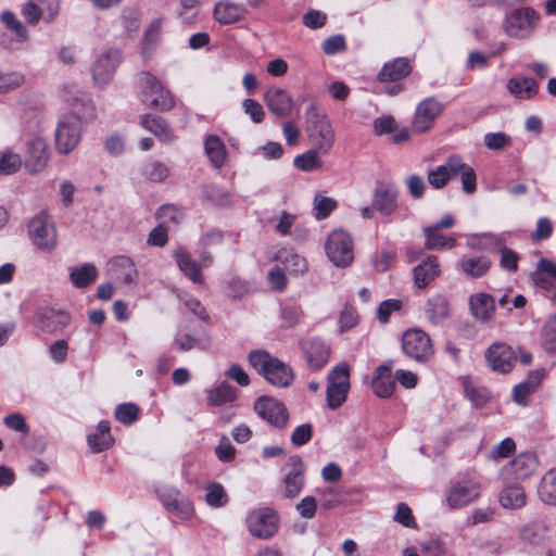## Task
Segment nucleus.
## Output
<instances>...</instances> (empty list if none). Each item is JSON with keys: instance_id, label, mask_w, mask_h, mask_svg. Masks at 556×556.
Instances as JSON below:
<instances>
[{"instance_id": "obj_39", "label": "nucleus", "mask_w": 556, "mask_h": 556, "mask_svg": "<svg viewBox=\"0 0 556 556\" xmlns=\"http://www.w3.org/2000/svg\"><path fill=\"white\" fill-rule=\"evenodd\" d=\"M97 277L98 269L90 263L73 268L70 274L71 282L78 289L89 287L96 281Z\"/></svg>"}, {"instance_id": "obj_63", "label": "nucleus", "mask_w": 556, "mask_h": 556, "mask_svg": "<svg viewBox=\"0 0 556 556\" xmlns=\"http://www.w3.org/2000/svg\"><path fill=\"white\" fill-rule=\"evenodd\" d=\"M204 500L208 506L218 508L228 503V495L225 489H207Z\"/></svg>"}, {"instance_id": "obj_1", "label": "nucleus", "mask_w": 556, "mask_h": 556, "mask_svg": "<svg viewBox=\"0 0 556 556\" xmlns=\"http://www.w3.org/2000/svg\"><path fill=\"white\" fill-rule=\"evenodd\" d=\"M249 362L266 381L275 387L287 388L293 381L292 368L267 351L255 350L250 352Z\"/></svg>"}, {"instance_id": "obj_37", "label": "nucleus", "mask_w": 556, "mask_h": 556, "mask_svg": "<svg viewBox=\"0 0 556 556\" xmlns=\"http://www.w3.org/2000/svg\"><path fill=\"white\" fill-rule=\"evenodd\" d=\"M543 377L544 372L542 370H534L530 372L525 381L518 383L514 388V401L518 404H526L528 395L535 391Z\"/></svg>"}, {"instance_id": "obj_34", "label": "nucleus", "mask_w": 556, "mask_h": 556, "mask_svg": "<svg viewBox=\"0 0 556 556\" xmlns=\"http://www.w3.org/2000/svg\"><path fill=\"white\" fill-rule=\"evenodd\" d=\"M275 260L282 264L283 269L290 274L302 275L308 267L303 256L287 249L279 250L275 255Z\"/></svg>"}, {"instance_id": "obj_42", "label": "nucleus", "mask_w": 556, "mask_h": 556, "mask_svg": "<svg viewBox=\"0 0 556 556\" xmlns=\"http://www.w3.org/2000/svg\"><path fill=\"white\" fill-rule=\"evenodd\" d=\"M111 265L124 283H135L137 279V269L131 258L125 255H118L112 258Z\"/></svg>"}, {"instance_id": "obj_50", "label": "nucleus", "mask_w": 556, "mask_h": 556, "mask_svg": "<svg viewBox=\"0 0 556 556\" xmlns=\"http://www.w3.org/2000/svg\"><path fill=\"white\" fill-rule=\"evenodd\" d=\"M1 22L15 34L18 41L24 42L29 38L27 27L16 17V15L10 11H4L0 16Z\"/></svg>"}, {"instance_id": "obj_7", "label": "nucleus", "mask_w": 556, "mask_h": 556, "mask_svg": "<svg viewBox=\"0 0 556 556\" xmlns=\"http://www.w3.org/2000/svg\"><path fill=\"white\" fill-rule=\"evenodd\" d=\"M325 251L329 261L337 267H348L354 258L353 239L346 231L336 229L329 233Z\"/></svg>"}, {"instance_id": "obj_41", "label": "nucleus", "mask_w": 556, "mask_h": 556, "mask_svg": "<svg viewBox=\"0 0 556 556\" xmlns=\"http://www.w3.org/2000/svg\"><path fill=\"white\" fill-rule=\"evenodd\" d=\"M237 399V391L227 382H222L216 388L207 391L206 402L210 406H222L233 402Z\"/></svg>"}, {"instance_id": "obj_46", "label": "nucleus", "mask_w": 556, "mask_h": 556, "mask_svg": "<svg viewBox=\"0 0 556 556\" xmlns=\"http://www.w3.org/2000/svg\"><path fill=\"white\" fill-rule=\"evenodd\" d=\"M163 20L156 18L144 31V36L142 39V53L144 56H148L152 53L153 49L160 41L161 33H162Z\"/></svg>"}, {"instance_id": "obj_62", "label": "nucleus", "mask_w": 556, "mask_h": 556, "mask_svg": "<svg viewBox=\"0 0 556 556\" xmlns=\"http://www.w3.org/2000/svg\"><path fill=\"white\" fill-rule=\"evenodd\" d=\"M516 450L515 441L511 438H505L498 445L491 451V458L498 460L510 456Z\"/></svg>"}, {"instance_id": "obj_49", "label": "nucleus", "mask_w": 556, "mask_h": 556, "mask_svg": "<svg viewBox=\"0 0 556 556\" xmlns=\"http://www.w3.org/2000/svg\"><path fill=\"white\" fill-rule=\"evenodd\" d=\"M477 496L475 489H450L446 501L451 508H460L471 503Z\"/></svg>"}, {"instance_id": "obj_19", "label": "nucleus", "mask_w": 556, "mask_h": 556, "mask_svg": "<svg viewBox=\"0 0 556 556\" xmlns=\"http://www.w3.org/2000/svg\"><path fill=\"white\" fill-rule=\"evenodd\" d=\"M485 358L492 370L506 374L513 368L515 354L506 343L495 342L486 350Z\"/></svg>"}, {"instance_id": "obj_24", "label": "nucleus", "mask_w": 556, "mask_h": 556, "mask_svg": "<svg viewBox=\"0 0 556 556\" xmlns=\"http://www.w3.org/2000/svg\"><path fill=\"white\" fill-rule=\"evenodd\" d=\"M306 362L312 370L323 368L330 356V349L327 344L318 339H312L303 345Z\"/></svg>"}, {"instance_id": "obj_32", "label": "nucleus", "mask_w": 556, "mask_h": 556, "mask_svg": "<svg viewBox=\"0 0 556 556\" xmlns=\"http://www.w3.org/2000/svg\"><path fill=\"white\" fill-rule=\"evenodd\" d=\"M87 442L93 453H100L111 447L114 443V439L111 435L109 421H100L97 426L96 432L88 435Z\"/></svg>"}, {"instance_id": "obj_20", "label": "nucleus", "mask_w": 556, "mask_h": 556, "mask_svg": "<svg viewBox=\"0 0 556 556\" xmlns=\"http://www.w3.org/2000/svg\"><path fill=\"white\" fill-rule=\"evenodd\" d=\"M264 101L268 110L279 117H287L292 111V97L282 88H269L264 93Z\"/></svg>"}, {"instance_id": "obj_4", "label": "nucleus", "mask_w": 556, "mask_h": 556, "mask_svg": "<svg viewBox=\"0 0 556 556\" xmlns=\"http://www.w3.org/2000/svg\"><path fill=\"white\" fill-rule=\"evenodd\" d=\"M350 366L343 362L334 366L327 377L326 400L330 409H337L346 401L350 390Z\"/></svg>"}, {"instance_id": "obj_16", "label": "nucleus", "mask_w": 556, "mask_h": 556, "mask_svg": "<svg viewBox=\"0 0 556 556\" xmlns=\"http://www.w3.org/2000/svg\"><path fill=\"white\" fill-rule=\"evenodd\" d=\"M397 187L389 181H378L372 193V207L383 216L392 215L397 208Z\"/></svg>"}, {"instance_id": "obj_64", "label": "nucleus", "mask_w": 556, "mask_h": 556, "mask_svg": "<svg viewBox=\"0 0 556 556\" xmlns=\"http://www.w3.org/2000/svg\"><path fill=\"white\" fill-rule=\"evenodd\" d=\"M3 424L14 431L22 432L24 434L29 432V427L26 424L25 417L20 413L7 415L3 418Z\"/></svg>"}, {"instance_id": "obj_8", "label": "nucleus", "mask_w": 556, "mask_h": 556, "mask_svg": "<svg viewBox=\"0 0 556 556\" xmlns=\"http://www.w3.org/2000/svg\"><path fill=\"white\" fill-rule=\"evenodd\" d=\"M142 101L159 111H169L175 105L174 97L160 80L150 73H141Z\"/></svg>"}, {"instance_id": "obj_2", "label": "nucleus", "mask_w": 556, "mask_h": 556, "mask_svg": "<svg viewBox=\"0 0 556 556\" xmlns=\"http://www.w3.org/2000/svg\"><path fill=\"white\" fill-rule=\"evenodd\" d=\"M306 132L313 148L326 155L334 143V130L325 111L316 103H311L305 112Z\"/></svg>"}, {"instance_id": "obj_3", "label": "nucleus", "mask_w": 556, "mask_h": 556, "mask_svg": "<svg viewBox=\"0 0 556 556\" xmlns=\"http://www.w3.org/2000/svg\"><path fill=\"white\" fill-rule=\"evenodd\" d=\"M402 350L408 358L418 364L430 362L434 355L430 336L419 328H412L403 333Z\"/></svg>"}, {"instance_id": "obj_40", "label": "nucleus", "mask_w": 556, "mask_h": 556, "mask_svg": "<svg viewBox=\"0 0 556 556\" xmlns=\"http://www.w3.org/2000/svg\"><path fill=\"white\" fill-rule=\"evenodd\" d=\"M504 240L500 235L484 232L480 235H472L467 241V245L475 250L495 251L502 249Z\"/></svg>"}, {"instance_id": "obj_5", "label": "nucleus", "mask_w": 556, "mask_h": 556, "mask_svg": "<svg viewBox=\"0 0 556 556\" xmlns=\"http://www.w3.org/2000/svg\"><path fill=\"white\" fill-rule=\"evenodd\" d=\"M28 235L36 248L51 252L58 244V233L52 218L47 213H39L28 223Z\"/></svg>"}, {"instance_id": "obj_33", "label": "nucleus", "mask_w": 556, "mask_h": 556, "mask_svg": "<svg viewBox=\"0 0 556 556\" xmlns=\"http://www.w3.org/2000/svg\"><path fill=\"white\" fill-rule=\"evenodd\" d=\"M245 10L242 5L224 0L218 2L214 9V17L220 24H232L242 18Z\"/></svg>"}, {"instance_id": "obj_27", "label": "nucleus", "mask_w": 556, "mask_h": 556, "mask_svg": "<svg viewBox=\"0 0 556 556\" xmlns=\"http://www.w3.org/2000/svg\"><path fill=\"white\" fill-rule=\"evenodd\" d=\"M70 323L71 317L66 312L54 308H47L39 316L41 329L49 333L63 331Z\"/></svg>"}, {"instance_id": "obj_23", "label": "nucleus", "mask_w": 556, "mask_h": 556, "mask_svg": "<svg viewBox=\"0 0 556 556\" xmlns=\"http://www.w3.org/2000/svg\"><path fill=\"white\" fill-rule=\"evenodd\" d=\"M392 362H387L376 368L371 387L375 394L379 397H390L395 390V380L391 376Z\"/></svg>"}, {"instance_id": "obj_18", "label": "nucleus", "mask_w": 556, "mask_h": 556, "mask_svg": "<svg viewBox=\"0 0 556 556\" xmlns=\"http://www.w3.org/2000/svg\"><path fill=\"white\" fill-rule=\"evenodd\" d=\"M536 467L538 460L532 453H521L503 468L502 475L507 480L522 481L530 477Z\"/></svg>"}, {"instance_id": "obj_35", "label": "nucleus", "mask_w": 556, "mask_h": 556, "mask_svg": "<svg viewBox=\"0 0 556 556\" xmlns=\"http://www.w3.org/2000/svg\"><path fill=\"white\" fill-rule=\"evenodd\" d=\"M507 89L516 98L529 100L536 96L539 86L531 77H513L507 83Z\"/></svg>"}, {"instance_id": "obj_6", "label": "nucleus", "mask_w": 556, "mask_h": 556, "mask_svg": "<svg viewBox=\"0 0 556 556\" xmlns=\"http://www.w3.org/2000/svg\"><path fill=\"white\" fill-rule=\"evenodd\" d=\"M81 137V118L76 113L64 114L56 126L55 148L60 154H68L79 143Z\"/></svg>"}, {"instance_id": "obj_51", "label": "nucleus", "mask_w": 556, "mask_h": 556, "mask_svg": "<svg viewBox=\"0 0 556 556\" xmlns=\"http://www.w3.org/2000/svg\"><path fill=\"white\" fill-rule=\"evenodd\" d=\"M464 390L467 399L476 407L484 406L490 400V392L485 388L475 386L469 380L464 381Z\"/></svg>"}, {"instance_id": "obj_12", "label": "nucleus", "mask_w": 556, "mask_h": 556, "mask_svg": "<svg viewBox=\"0 0 556 556\" xmlns=\"http://www.w3.org/2000/svg\"><path fill=\"white\" fill-rule=\"evenodd\" d=\"M50 160V152L46 140L41 137H34L25 143L24 166L26 170L36 175L46 169Z\"/></svg>"}, {"instance_id": "obj_48", "label": "nucleus", "mask_w": 556, "mask_h": 556, "mask_svg": "<svg viewBox=\"0 0 556 556\" xmlns=\"http://www.w3.org/2000/svg\"><path fill=\"white\" fill-rule=\"evenodd\" d=\"M320 152L316 148L304 152L301 155H296L293 160V165L303 172H311L323 167V162L319 159Z\"/></svg>"}, {"instance_id": "obj_11", "label": "nucleus", "mask_w": 556, "mask_h": 556, "mask_svg": "<svg viewBox=\"0 0 556 556\" xmlns=\"http://www.w3.org/2000/svg\"><path fill=\"white\" fill-rule=\"evenodd\" d=\"M247 527L253 536L267 540L277 533L279 516L277 511L269 507H261L249 514Z\"/></svg>"}, {"instance_id": "obj_44", "label": "nucleus", "mask_w": 556, "mask_h": 556, "mask_svg": "<svg viewBox=\"0 0 556 556\" xmlns=\"http://www.w3.org/2000/svg\"><path fill=\"white\" fill-rule=\"evenodd\" d=\"M497 497L501 506L506 509H519L527 502L523 489H501Z\"/></svg>"}, {"instance_id": "obj_45", "label": "nucleus", "mask_w": 556, "mask_h": 556, "mask_svg": "<svg viewBox=\"0 0 556 556\" xmlns=\"http://www.w3.org/2000/svg\"><path fill=\"white\" fill-rule=\"evenodd\" d=\"M435 228L426 227L424 235L426 237V248L428 250L452 249L456 244V240L452 237H445Z\"/></svg>"}, {"instance_id": "obj_54", "label": "nucleus", "mask_w": 556, "mask_h": 556, "mask_svg": "<svg viewBox=\"0 0 556 556\" xmlns=\"http://www.w3.org/2000/svg\"><path fill=\"white\" fill-rule=\"evenodd\" d=\"M337 207V202L332 198L317 193L314 198V212L315 217L320 220L329 216V214Z\"/></svg>"}, {"instance_id": "obj_29", "label": "nucleus", "mask_w": 556, "mask_h": 556, "mask_svg": "<svg viewBox=\"0 0 556 556\" xmlns=\"http://www.w3.org/2000/svg\"><path fill=\"white\" fill-rule=\"evenodd\" d=\"M440 275L437 257L428 256L426 261L414 268V282L418 289H425Z\"/></svg>"}, {"instance_id": "obj_57", "label": "nucleus", "mask_w": 556, "mask_h": 556, "mask_svg": "<svg viewBox=\"0 0 556 556\" xmlns=\"http://www.w3.org/2000/svg\"><path fill=\"white\" fill-rule=\"evenodd\" d=\"M393 520L405 528L416 529L417 522L413 515L412 509L408 507L406 503H399L396 506V511L393 516Z\"/></svg>"}, {"instance_id": "obj_28", "label": "nucleus", "mask_w": 556, "mask_h": 556, "mask_svg": "<svg viewBox=\"0 0 556 556\" xmlns=\"http://www.w3.org/2000/svg\"><path fill=\"white\" fill-rule=\"evenodd\" d=\"M142 127L152 132L161 142L168 143L174 140L169 124L161 116L146 114L141 116Z\"/></svg>"}, {"instance_id": "obj_53", "label": "nucleus", "mask_w": 556, "mask_h": 556, "mask_svg": "<svg viewBox=\"0 0 556 556\" xmlns=\"http://www.w3.org/2000/svg\"><path fill=\"white\" fill-rule=\"evenodd\" d=\"M547 528L543 522H531L520 530V538L523 542L536 544L543 540Z\"/></svg>"}, {"instance_id": "obj_10", "label": "nucleus", "mask_w": 556, "mask_h": 556, "mask_svg": "<svg viewBox=\"0 0 556 556\" xmlns=\"http://www.w3.org/2000/svg\"><path fill=\"white\" fill-rule=\"evenodd\" d=\"M61 11V0H27L21 7V14L30 26L40 22L52 24Z\"/></svg>"}, {"instance_id": "obj_59", "label": "nucleus", "mask_w": 556, "mask_h": 556, "mask_svg": "<svg viewBox=\"0 0 556 556\" xmlns=\"http://www.w3.org/2000/svg\"><path fill=\"white\" fill-rule=\"evenodd\" d=\"M138 406L132 403L119 404L115 409L116 419L125 425L132 424L138 418Z\"/></svg>"}, {"instance_id": "obj_14", "label": "nucleus", "mask_w": 556, "mask_h": 556, "mask_svg": "<svg viewBox=\"0 0 556 556\" xmlns=\"http://www.w3.org/2000/svg\"><path fill=\"white\" fill-rule=\"evenodd\" d=\"M442 103L433 97L422 100L416 108L412 129L416 134L428 131L442 113Z\"/></svg>"}, {"instance_id": "obj_26", "label": "nucleus", "mask_w": 556, "mask_h": 556, "mask_svg": "<svg viewBox=\"0 0 556 556\" xmlns=\"http://www.w3.org/2000/svg\"><path fill=\"white\" fill-rule=\"evenodd\" d=\"M412 73V65L407 58H396L386 63L378 73V80L381 83L397 81Z\"/></svg>"}, {"instance_id": "obj_52", "label": "nucleus", "mask_w": 556, "mask_h": 556, "mask_svg": "<svg viewBox=\"0 0 556 556\" xmlns=\"http://www.w3.org/2000/svg\"><path fill=\"white\" fill-rule=\"evenodd\" d=\"M24 83L25 77L20 72H0V93L14 91L22 87Z\"/></svg>"}, {"instance_id": "obj_31", "label": "nucleus", "mask_w": 556, "mask_h": 556, "mask_svg": "<svg viewBox=\"0 0 556 556\" xmlns=\"http://www.w3.org/2000/svg\"><path fill=\"white\" fill-rule=\"evenodd\" d=\"M204 151L213 167L219 169L227 161L224 142L217 135H208L204 140Z\"/></svg>"}, {"instance_id": "obj_30", "label": "nucleus", "mask_w": 556, "mask_h": 556, "mask_svg": "<svg viewBox=\"0 0 556 556\" xmlns=\"http://www.w3.org/2000/svg\"><path fill=\"white\" fill-rule=\"evenodd\" d=\"M174 256L176 258L177 265L179 269L193 282V283H202L203 275L201 273V267L198 265L195 261L191 258L190 253L186 248L179 247Z\"/></svg>"}, {"instance_id": "obj_25", "label": "nucleus", "mask_w": 556, "mask_h": 556, "mask_svg": "<svg viewBox=\"0 0 556 556\" xmlns=\"http://www.w3.org/2000/svg\"><path fill=\"white\" fill-rule=\"evenodd\" d=\"M456 154L450 155L445 162L428 172L427 180L435 189H443L450 180L455 178Z\"/></svg>"}, {"instance_id": "obj_9", "label": "nucleus", "mask_w": 556, "mask_h": 556, "mask_svg": "<svg viewBox=\"0 0 556 556\" xmlns=\"http://www.w3.org/2000/svg\"><path fill=\"white\" fill-rule=\"evenodd\" d=\"M539 20V13L532 8L516 9L506 16L503 29L509 37L525 38L534 30Z\"/></svg>"}, {"instance_id": "obj_61", "label": "nucleus", "mask_w": 556, "mask_h": 556, "mask_svg": "<svg viewBox=\"0 0 556 556\" xmlns=\"http://www.w3.org/2000/svg\"><path fill=\"white\" fill-rule=\"evenodd\" d=\"M215 454L217 458L223 463L232 462L236 457V448L229 442V440L224 437L220 439L218 445L215 447Z\"/></svg>"}, {"instance_id": "obj_15", "label": "nucleus", "mask_w": 556, "mask_h": 556, "mask_svg": "<svg viewBox=\"0 0 556 556\" xmlns=\"http://www.w3.org/2000/svg\"><path fill=\"white\" fill-rule=\"evenodd\" d=\"M122 55L117 49H109L98 56L92 68V78L98 87L106 86L113 78Z\"/></svg>"}, {"instance_id": "obj_22", "label": "nucleus", "mask_w": 556, "mask_h": 556, "mask_svg": "<svg viewBox=\"0 0 556 556\" xmlns=\"http://www.w3.org/2000/svg\"><path fill=\"white\" fill-rule=\"evenodd\" d=\"M425 316L433 326H442L450 317V302L442 294H435L425 304Z\"/></svg>"}, {"instance_id": "obj_56", "label": "nucleus", "mask_w": 556, "mask_h": 556, "mask_svg": "<svg viewBox=\"0 0 556 556\" xmlns=\"http://www.w3.org/2000/svg\"><path fill=\"white\" fill-rule=\"evenodd\" d=\"M422 556H444L445 546L441 539L429 536L419 543Z\"/></svg>"}, {"instance_id": "obj_36", "label": "nucleus", "mask_w": 556, "mask_h": 556, "mask_svg": "<svg viewBox=\"0 0 556 556\" xmlns=\"http://www.w3.org/2000/svg\"><path fill=\"white\" fill-rule=\"evenodd\" d=\"M304 463L299 456H291L283 467V483L286 486H302L304 484Z\"/></svg>"}, {"instance_id": "obj_60", "label": "nucleus", "mask_w": 556, "mask_h": 556, "mask_svg": "<svg viewBox=\"0 0 556 556\" xmlns=\"http://www.w3.org/2000/svg\"><path fill=\"white\" fill-rule=\"evenodd\" d=\"M483 141L488 149L498 151L504 149L506 146H509L511 139L506 134L500 131L485 134Z\"/></svg>"}, {"instance_id": "obj_21", "label": "nucleus", "mask_w": 556, "mask_h": 556, "mask_svg": "<svg viewBox=\"0 0 556 556\" xmlns=\"http://www.w3.org/2000/svg\"><path fill=\"white\" fill-rule=\"evenodd\" d=\"M469 309L472 317L480 323H489L495 314V300L485 292L470 295Z\"/></svg>"}, {"instance_id": "obj_47", "label": "nucleus", "mask_w": 556, "mask_h": 556, "mask_svg": "<svg viewBox=\"0 0 556 556\" xmlns=\"http://www.w3.org/2000/svg\"><path fill=\"white\" fill-rule=\"evenodd\" d=\"M22 165L23 159L18 153L11 149L0 151V175H13L21 169Z\"/></svg>"}, {"instance_id": "obj_17", "label": "nucleus", "mask_w": 556, "mask_h": 556, "mask_svg": "<svg viewBox=\"0 0 556 556\" xmlns=\"http://www.w3.org/2000/svg\"><path fill=\"white\" fill-rule=\"evenodd\" d=\"M254 410L264 420L275 427H283L288 420L285 405L273 397L261 396L254 404Z\"/></svg>"}, {"instance_id": "obj_58", "label": "nucleus", "mask_w": 556, "mask_h": 556, "mask_svg": "<svg viewBox=\"0 0 556 556\" xmlns=\"http://www.w3.org/2000/svg\"><path fill=\"white\" fill-rule=\"evenodd\" d=\"M405 186L409 195L415 200L421 199L427 190V185L424 178L416 174L407 176L405 179Z\"/></svg>"}, {"instance_id": "obj_13", "label": "nucleus", "mask_w": 556, "mask_h": 556, "mask_svg": "<svg viewBox=\"0 0 556 556\" xmlns=\"http://www.w3.org/2000/svg\"><path fill=\"white\" fill-rule=\"evenodd\" d=\"M164 508L175 517L187 520L193 515L191 502L178 489H156Z\"/></svg>"}, {"instance_id": "obj_38", "label": "nucleus", "mask_w": 556, "mask_h": 556, "mask_svg": "<svg viewBox=\"0 0 556 556\" xmlns=\"http://www.w3.org/2000/svg\"><path fill=\"white\" fill-rule=\"evenodd\" d=\"M459 176L462 189L466 194H472L477 190V175L475 169L466 164L463 159L456 154L455 177Z\"/></svg>"}, {"instance_id": "obj_43", "label": "nucleus", "mask_w": 556, "mask_h": 556, "mask_svg": "<svg viewBox=\"0 0 556 556\" xmlns=\"http://www.w3.org/2000/svg\"><path fill=\"white\" fill-rule=\"evenodd\" d=\"M459 268L472 278L483 276L490 268L491 262L486 257H468L464 256L458 262Z\"/></svg>"}, {"instance_id": "obj_55", "label": "nucleus", "mask_w": 556, "mask_h": 556, "mask_svg": "<svg viewBox=\"0 0 556 556\" xmlns=\"http://www.w3.org/2000/svg\"><path fill=\"white\" fill-rule=\"evenodd\" d=\"M169 174L167 166L159 161H152L144 165L143 175L151 181L162 182Z\"/></svg>"}]
</instances>
